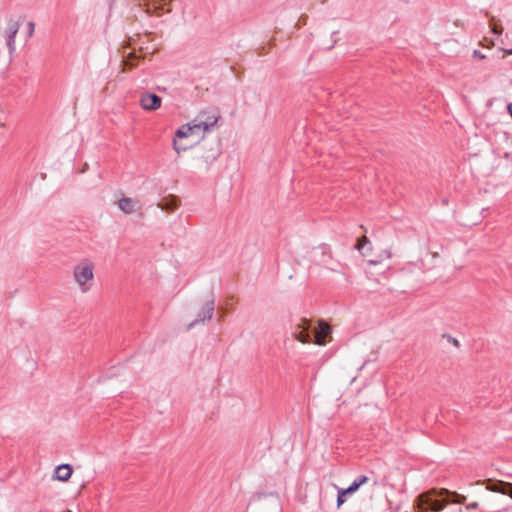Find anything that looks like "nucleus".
<instances>
[{"mask_svg":"<svg viewBox=\"0 0 512 512\" xmlns=\"http://www.w3.org/2000/svg\"><path fill=\"white\" fill-rule=\"evenodd\" d=\"M118 207L125 214H132L140 210L142 206L139 200L130 197H123L119 200Z\"/></svg>","mask_w":512,"mask_h":512,"instance_id":"nucleus-6","label":"nucleus"},{"mask_svg":"<svg viewBox=\"0 0 512 512\" xmlns=\"http://www.w3.org/2000/svg\"><path fill=\"white\" fill-rule=\"evenodd\" d=\"M178 205L179 199L174 195L169 194L168 196L162 198V210L166 209L168 211H173L178 207Z\"/></svg>","mask_w":512,"mask_h":512,"instance_id":"nucleus-11","label":"nucleus"},{"mask_svg":"<svg viewBox=\"0 0 512 512\" xmlns=\"http://www.w3.org/2000/svg\"><path fill=\"white\" fill-rule=\"evenodd\" d=\"M20 23L18 21L10 20L8 22V28L6 31L7 35V47L10 54H13L16 50V35L19 31Z\"/></svg>","mask_w":512,"mask_h":512,"instance_id":"nucleus-5","label":"nucleus"},{"mask_svg":"<svg viewBox=\"0 0 512 512\" xmlns=\"http://www.w3.org/2000/svg\"><path fill=\"white\" fill-rule=\"evenodd\" d=\"M219 115L211 111L199 113L192 121L181 126L174 139V148L179 153L199 143L213 127L216 126Z\"/></svg>","mask_w":512,"mask_h":512,"instance_id":"nucleus-1","label":"nucleus"},{"mask_svg":"<svg viewBox=\"0 0 512 512\" xmlns=\"http://www.w3.org/2000/svg\"><path fill=\"white\" fill-rule=\"evenodd\" d=\"M214 313V301L209 300L205 302L201 308V310L198 313V318L190 324V326L199 323L204 322L205 320H210Z\"/></svg>","mask_w":512,"mask_h":512,"instance_id":"nucleus-8","label":"nucleus"},{"mask_svg":"<svg viewBox=\"0 0 512 512\" xmlns=\"http://www.w3.org/2000/svg\"><path fill=\"white\" fill-rule=\"evenodd\" d=\"M506 483L507 482L500 481L497 484L487 486V489L492 492L501 493V494L506 495L507 490H508L506 487Z\"/></svg>","mask_w":512,"mask_h":512,"instance_id":"nucleus-12","label":"nucleus"},{"mask_svg":"<svg viewBox=\"0 0 512 512\" xmlns=\"http://www.w3.org/2000/svg\"><path fill=\"white\" fill-rule=\"evenodd\" d=\"M391 257H392V252L390 250H384L379 257V260H368V263L370 265H376V264L380 263L382 260L390 259Z\"/></svg>","mask_w":512,"mask_h":512,"instance_id":"nucleus-13","label":"nucleus"},{"mask_svg":"<svg viewBox=\"0 0 512 512\" xmlns=\"http://www.w3.org/2000/svg\"><path fill=\"white\" fill-rule=\"evenodd\" d=\"M449 495H452L455 497V499L453 500L454 503H457V504H464L465 501H466V497L464 495H461V494H458L456 492H450L446 495V496H449Z\"/></svg>","mask_w":512,"mask_h":512,"instance_id":"nucleus-15","label":"nucleus"},{"mask_svg":"<svg viewBox=\"0 0 512 512\" xmlns=\"http://www.w3.org/2000/svg\"><path fill=\"white\" fill-rule=\"evenodd\" d=\"M94 263L89 259H82L72 270L73 280L82 293H87L94 280Z\"/></svg>","mask_w":512,"mask_h":512,"instance_id":"nucleus-3","label":"nucleus"},{"mask_svg":"<svg viewBox=\"0 0 512 512\" xmlns=\"http://www.w3.org/2000/svg\"><path fill=\"white\" fill-rule=\"evenodd\" d=\"M506 487L508 489L506 495L512 498V483H506Z\"/></svg>","mask_w":512,"mask_h":512,"instance_id":"nucleus-25","label":"nucleus"},{"mask_svg":"<svg viewBox=\"0 0 512 512\" xmlns=\"http://www.w3.org/2000/svg\"><path fill=\"white\" fill-rule=\"evenodd\" d=\"M368 243H369L368 238L366 236H362L360 239H358V241H357V243L355 245V248L358 251L362 252L364 247H365V245L368 244Z\"/></svg>","mask_w":512,"mask_h":512,"instance_id":"nucleus-14","label":"nucleus"},{"mask_svg":"<svg viewBox=\"0 0 512 512\" xmlns=\"http://www.w3.org/2000/svg\"><path fill=\"white\" fill-rule=\"evenodd\" d=\"M35 31V24L32 21L27 23V35L28 37H32Z\"/></svg>","mask_w":512,"mask_h":512,"instance_id":"nucleus-18","label":"nucleus"},{"mask_svg":"<svg viewBox=\"0 0 512 512\" xmlns=\"http://www.w3.org/2000/svg\"><path fill=\"white\" fill-rule=\"evenodd\" d=\"M492 32L494 34H498L499 35V34L502 33V28L495 24V25L492 26Z\"/></svg>","mask_w":512,"mask_h":512,"instance_id":"nucleus-23","label":"nucleus"},{"mask_svg":"<svg viewBox=\"0 0 512 512\" xmlns=\"http://www.w3.org/2000/svg\"><path fill=\"white\" fill-rule=\"evenodd\" d=\"M310 323L306 320H301L300 323L296 324L292 331V338L300 343H310V335L307 332Z\"/></svg>","mask_w":512,"mask_h":512,"instance_id":"nucleus-4","label":"nucleus"},{"mask_svg":"<svg viewBox=\"0 0 512 512\" xmlns=\"http://www.w3.org/2000/svg\"><path fill=\"white\" fill-rule=\"evenodd\" d=\"M510 54H512V49L509 51Z\"/></svg>","mask_w":512,"mask_h":512,"instance_id":"nucleus-27","label":"nucleus"},{"mask_svg":"<svg viewBox=\"0 0 512 512\" xmlns=\"http://www.w3.org/2000/svg\"><path fill=\"white\" fill-rule=\"evenodd\" d=\"M140 104L145 110H155L160 107V97L154 93H143L140 97Z\"/></svg>","mask_w":512,"mask_h":512,"instance_id":"nucleus-7","label":"nucleus"},{"mask_svg":"<svg viewBox=\"0 0 512 512\" xmlns=\"http://www.w3.org/2000/svg\"><path fill=\"white\" fill-rule=\"evenodd\" d=\"M153 8L157 9L156 3H153Z\"/></svg>","mask_w":512,"mask_h":512,"instance_id":"nucleus-26","label":"nucleus"},{"mask_svg":"<svg viewBox=\"0 0 512 512\" xmlns=\"http://www.w3.org/2000/svg\"><path fill=\"white\" fill-rule=\"evenodd\" d=\"M331 329L329 325L325 322L319 323V330L315 333L314 343L317 345H324L325 338L330 333Z\"/></svg>","mask_w":512,"mask_h":512,"instance_id":"nucleus-10","label":"nucleus"},{"mask_svg":"<svg viewBox=\"0 0 512 512\" xmlns=\"http://www.w3.org/2000/svg\"><path fill=\"white\" fill-rule=\"evenodd\" d=\"M506 487L508 489L506 495L512 498V483H506Z\"/></svg>","mask_w":512,"mask_h":512,"instance_id":"nucleus-24","label":"nucleus"},{"mask_svg":"<svg viewBox=\"0 0 512 512\" xmlns=\"http://www.w3.org/2000/svg\"><path fill=\"white\" fill-rule=\"evenodd\" d=\"M448 493L447 489H431L416 498L415 507L420 512L442 511L448 503L445 498Z\"/></svg>","mask_w":512,"mask_h":512,"instance_id":"nucleus-2","label":"nucleus"},{"mask_svg":"<svg viewBox=\"0 0 512 512\" xmlns=\"http://www.w3.org/2000/svg\"><path fill=\"white\" fill-rule=\"evenodd\" d=\"M361 486L355 480L345 489L348 494L355 493Z\"/></svg>","mask_w":512,"mask_h":512,"instance_id":"nucleus-17","label":"nucleus"},{"mask_svg":"<svg viewBox=\"0 0 512 512\" xmlns=\"http://www.w3.org/2000/svg\"><path fill=\"white\" fill-rule=\"evenodd\" d=\"M136 58V56L133 53H129L127 59L125 60L124 64L126 66H133L132 59Z\"/></svg>","mask_w":512,"mask_h":512,"instance_id":"nucleus-21","label":"nucleus"},{"mask_svg":"<svg viewBox=\"0 0 512 512\" xmlns=\"http://www.w3.org/2000/svg\"><path fill=\"white\" fill-rule=\"evenodd\" d=\"M346 495H348V493L345 492V489H341L338 491L337 507H340L346 501Z\"/></svg>","mask_w":512,"mask_h":512,"instance_id":"nucleus-16","label":"nucleus"},{"mask_svg":"<svg viewBox=\"0 0 512 512\" xmlns=\"http://www.w3.org/2000/svg\"><path fill=\"white\" fill-rule=\"evenodd\" d=\"M478 505H479L478 502H473V503L466 505L465 509L467 512H473V511L477 510Z\"/></svg>","mask_w":512,"mask_h":512,"instance_id":"nucleus-20","label":"nucleus"},{"mask_svg":"<svg viewBox=\"0 0 512 512\" xmlns=\"http://www.w3.org/2000/svg\"><path fill=\"white\" fill-rule=\"evenodd\" d=\"M473 56L475 58H478V59H485L486 58V56L482 52H480L479 50H474Z\"/></svg>","mask_w":512,"mask_h":512,"instance_id":"nucleus-22","label":"nucleus"},{"mask_svg":"<svg viewBox=\"0 0 512 512\" xmlns=\"http://www.w3.org/2000/svg\"><path fill=\"white\" fill-rule=\"evenodd\" d=\"M72 467L69 464H62L56 467L54 478L59 481H67L72 474Z\"/></svg>","mask_w":512,"mask_h":512,"instance_id":"nucleus-9","label":"nucleus"},{"mask_svg":"<svg viewBox=\"0 0 512 512\" xmlns=\"http://www.w3.org/2000/svg\"><path fill=\"white\" fill-rule=\"evenodd\" d=\"M355 481L359 483L360 486H362L369 481V478L365 475H360L357 478H355Z\"/></svg>","mask_w":512,"mask_h":512,"instance_id":"nucleus-19","label":"nucleus"}]
</instances>
